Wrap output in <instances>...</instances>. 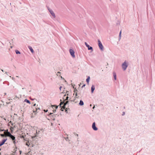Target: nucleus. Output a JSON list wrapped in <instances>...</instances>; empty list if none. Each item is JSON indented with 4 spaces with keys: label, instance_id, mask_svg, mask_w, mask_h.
<instances>
[{
    "label": "nucleus",
    "instance_id": "obj_44",
    "mask_svg": "<svg viewBox=\"0 0 155 155\" xmlns=\"http://www.w3.org/2000/svg\"><path fill=\"white\" fill-rule=\"evenodd\" d=\"M44 110L45 112H47L48 111V110Z\"/></svg>",
    "mask_w": 155,
    "mask_h": 155
},
{
    "label": "nucleus",
    "instance_id": "obj_3",
    "mask_svg": "<svg viewBox=\"0 0 155 155\" xmlns=\"http://www.w3.org/2000/svg\"><path fill=\"white\" fill-rule=\"evenodd\" d=\"M69 52L72 57L73 58H74L75 57L74 51L73 49H69Z\"/></svg>",
    "mask_w": 155,
    "mask_h": 155
},
{
    "label": "nucleus",
    "instance_id": "obj_25",
    "mask_svg": "<svg viewBox=\"0 0 155 155\" xmlns=\"http://www.w3.org/2000/svg\"><path fill=\"white\" fill-rule=\"evenodd\" d=\"M0 135L2 137H5V136L3 134H0Z\"/></svg>",
    "mask_w": 155,
    "mask_h": 155
},
{
    "label": "nucleus",
    "instance_id": "obj_8",
    "mask_svg": "<svg viewBox=\"0 0 155 155\" xmlns=\"http://www.w3.org/2000/svg\"><path fill=\"white\" fill-rule=\"evenodd\" d=\"M7 138L4 139L1 141L0 142V147L4 144L5 142L7 140Z\"/></svg>",
    "mask_w": 155,
    "mask_h": 155
},
{
    "label": "nucleus",
    "instance_id": "obj_4",
    "mask_svg": "<svg viewBox=\"0 0 155 155\" xmlns=\"http://www.w3.org/2000/svg\"><path fill=\"white\" fill-rule=\"evenodd\" d=\"M52 114H53V113H50L49 114V116H50L51 119L52 120H55V118L56 117V115H57V114L55 115L54 114L52 115Z\"/></svg>",
    "mask_w": 155,
    "mask_h": 155
},
{
    "label": "nucleus",
    "instance_id": "obj_28",
    "mask_svg": "<svg viewBox=\"0 0 155 155\" xmlns=\"http://www.w3.org/2000/svg\"><path fill=\"white\" fill-rule=\"evenodd\" d=\"M75 99H74V100H71V102H74L75 103H77V102L76 101H75Z\"/></svg>",
    "mask_w": 155,
    "mask_h": 155
},
{
    "label": "nucleus",
    "instance_id": "obj_21",
    "mask_svg": "<svg viewBox=\"0 0 155 155\" xmlns=\"http://www.w3.org/2000/svg\"><path fill=\"white\" fill-rule=\"evenodd\" d=\"M24 102H26V103H28L29 104H31L30 101L28 100L27 99H25L24 100Z\"/></svg>",
    "mask_w": 155,
    "mask_h": 155
},
{
    "label": "nucleus",
    "instance_id": "obj_36",
    "mask_svg": "<svg viewBox=\"0 0 155 155\" xmlns=\"http://www.w3.org/2000/svg\"><path fill=\"white\" fill-rule=\"evenodd\" d=\"M48 9L49 12V11H50V10H52L51 9H50L49 7H48Z\"/></svg>",
    "mask_w": 155,
    "mask_h": 155
},
{
    "label": "nucleus",
    "instance_id": "obj_15",
    "mask_svg": "<svg viewBox=\"0 0 155 155\" xmlns=\"http://www.w3.org/2000/svg\"><path fill=\"white\" fill-rule=\"evenodd\" d=\"M79 104L80 106H83L84 104L83 101L82 100H81L80 101Z\"/></svg>",
    "mask_w": 155,
    "mask_h": 155
},
{
    "label": "nucleus",
    "instance_id": "obj_12",
    "mask_svg": "<svg viewBox=\"0 0 155 155\" xmlns=\"http://www.w3.org/2000/svg\"><path fill=\"white\" fill-rule=\"evenodd\" d=\"M95 90V86L94 85H92L91 87V92L93 93Z\"/></svg>",
    "mask_w": 155,
    "mask_h": 155
},
{
    "label": "nucleus",
    "instance_id": "obj_16",
    "mask_svg": "<svg viewBox=\"0 0 155 155\" xmlns=\"http://www.w3.org/2000/svg\"><path fill=\"white\" fill-rule=\"evenodd\" d=\"M60 103L59 105V106H60V107H62L61 105L64 103V101H62L61 99L60 100Z\"/></svg>",
    "mask_w": 155,
    "mask_h": 155
},
{
    "label": "nucleus",
    "instance_id": "obj_40",
    "mask_svg": "<svg viewBox=\"0 0 155 155\" xmlns=\"http://www.w3.org/2000/svg\"><path fill=\"white\" fill-rule=\"evenodd\" d=\"M7 129L6 130H5V131H5V132H4V133H5V132H6V133H7Z\"/></svg>",
    "mask_w": 155,
    "mask_h": 155
},
{
    "label": "nucleus",
    "instance_id": "obj_37",
    "mask_svg": "<svg viewBox=\"0 0 155 155\" xmlns=\"http://www.w3.org/2000/svg\"><path fill=\"white\" fill-rule=\"evenodd\" d=\"M71 86L73 87H73H74V86H75V84H74V85H73L72 84H71Z\"/></svg>",
    "mask_w": 155,
    "mask_h": 155
},
{
    "label": "nucleus",
    "instance_id": "obj_13",
    "mask_svg": "<svg viewBox=\"0 0 155 155\" xmlns=\"http://www.w3.org/2000/svg\"><path fill=\"white\" fill-rule=\"evenodd\" d=\"M28 48L29 49V50H30V51H31V52L32 53H33L34 52V51L33 48H32L31 46H28Z\"/></svg>",
    "mask_w": 155,
    "mask_h": 155
},
{
    "label": "nucleus",
    "instance_id": "obj_10",
    "mask_svg": "<svg viewBox=\"0 0 155 155\" xmlns=\"http://www.w3.org/2000/svg\"><path fill=\"white\" fill-rule=\"evenodd\" d=\"M49 12L53 18H55V14L52 10H50V11H49Z\"/></svg>",
    "mask_w": 155,
    "mask_h": 155
},
{
    "label": "nucleus",
    "instance_id": "obj_22",
    "mask_svg": "<svg viewBox=\"0 0 155 155\" xmlns=\"http://www.w3.org/2000/svg\"><path fill=\"white\" fill-rule=\"evenodd\" d=\"M15 52L17 54H21L20 52L19 51H18L17 50H15Z\"/></svg>",
    "mask_w": 155,
    "mask_h": 155
},
{
    "label": "nucleus",
    "instance_id": "obj_7",
    "mask_svg": "<svg viewBox=\"0 0 155 155\" xmlns=\"http://www.w3.org/2000/svg\"><path fill=\"white\" fill-rule=\"evenodd\" d=\"M39 132H40V131L39 130H38V131L37 130H36V134H34V136H32L31 137L32 139H33L34 140H35V139H34V138L35 137H37V135L39 134Z\"/></svg>",
    "mask_w": 155,
    "mask_h": 155
},
{
    "label": "nucleus",
    "instance_id": "obj_19",
    "mask_svg": "<svg viewBox=\"0 0 155 155\" xmlns=\"http://www.w3.org/2000/svg\"><path fill=\"white\" fill-rule=\"evenodd\" d=\"M121 30L120 32L119 36V41L121 39Z\"/></svg>",
    "mask_w": 155,
    "mask_h": 155
},
{
    "label": "nucleus",
    "instance_id": "obj_49",
    "mask_svg": "<svg viewBox=\"0 0 155 155\" xmlns=\"http://www.w3.org/2000/svg\"><path fill=\"white\" fill-rule=\"evenodd\" d=\"M12 123V122L11 121H10L9 123H8V124H9V123H10V124H11Z\"/></svg>",
    "mask_w": 155,
    "mask_h": 155
},
{
    "label": "nucleus",
    "instance_id": "obj_41",
    "mask_svg": "<svg viewBox=\"0 0 155 155\" xmlns=\"http://www.w3.org/2000/svg\"><path fill=\"white\" fill-rule=\"evenodd\" d=\"M66 109L67 110H69V108H67Z\"/></svg>",
    "mask_w": 155,
    "mask_h": 155
},
{
    "label": "nucleus",
    "instance_id": "obj_9",
    "mask_svg": "<svg viewBox=\"0 0 155 155\" xmlns=\"http://www.w3.org/2000/svg\"><path fill=\"white\" fill-rule=\"evenodd\" d=\"M38 105H37V106L35 107V109L34 110L33 109V112L34 113L37 112L38 113V110H40V108L38 107Z\"/></svg>",
    "mask_w": 155,
    "mask_h": 155
},
{
    "label": "nucleus",
    "instance_id": "obj_51",
    "mask_svg": "<svg viewBox=\"0 0 155 155\" xmlns=\"http://www.w3.org/2000/svg\"><path fill=\"white\" fill-rule=\"evenodd\" d=\"M1 71H2L4 72V71H3V70H2V69H1Z\"/></svg>",
    "mask_w": 155,
    "mask_h": 155
},
{
    "label": "nucleus",
    "instance_id": "obj_57",
    "mask_svg": "<svg viewBox=\"0 0 155 155\" xmlns=\"http://www.w3.org/2000/svg\"><path fill=\"white\" fill-rule=\"evenodd\" d=\"M76 135L78 137V134H77Z\"/></svg>",
    "mask_w": 155,
    "mask_h": 155
},
{
    "label": "nucleus",
    "instance_id": "obj_26",
    "mask_svg": "<svg viewBox=\"0 0 155 155\" xmlns=\"http://www.w3.org/2000/svg\"><path fill=\"white\" fill-rule=\"evenodd\" d=\"M64 106H63V107H61V109H60V110L62 111H63L64 110V109H64Z\"/></svg>",
    "mask_w": 155,
    "mask_h": 155
},
{
    "label": "nucleus",
    "instance_id": "obj_33",
    "mask_svg": "<svg viewBox=\"0 0 155 155\" xmlns=\"http://www.w3.org/2000/svg\"><path fill=\"white\" fill-rule=\"evenodd\" d=\"M13 143L15 144L16 143V142L15 141V140H13Z\"/></svg>",
    "mask_w": 155,
    "mask_h": 155
},
{
    "label": "nucleus",
    "instance_id": "obj_38",
    "mask_svg": "<svg viewBox=\"0 0 155 155\" xmlns=\"http://www.w3.org/2000/svg\"><path fill=\"white\" fill-rule=\"evenodd\" d=\"M61 88H62V86H60V88H59V89H60V91L61 90Z\"/></svg>",
    "mask_w": 155,
    "mask_h": 155
},
{
    "label": "nucleus",
    "instance_id": "obj_58",
    "mask_svg": "<svg viewBox=\"0 0 155 155\" xmlns=\"http://www.w3.org/2000/svg\"><path fill=\"white\" fill-rule=\"evenodd\" d=\"M67 93L69 92V91H67Z\"/></svg>",
    "mask_w": 155,
    "mask_h": 155
},
{
    "label": "nucleus",
    "instance_id": "obj_46",
    "mask_svg": "<svg viewBox=\"0 0 155 155\" xmlns=\"http://www.w3.org/2000/svg\"><path fill=\"white\" fill-rule=\"evenodd\" d=\"M95 107V106L94 105V106L92 108L93 109H94Z\"/></svg>",
    "mask_w": 155,
    "mask_h": 155
},
{
    "label": "nucleus",
    "instance_id": "obj_23",
    "mask_svg": "<svg viewBox=\"0 0 155 155\" xmlns=\"http://www.w3.org/2000/svg\"><path fill=\"white\" fill-rule=\"evenodd\" d=\"M73 88L74 90V92L75 93L76 92H77L78 91L77 90V89L76 88H75L74 87H73Z\"/></svg>",
    "mask_w": 155,
    "mask_h": 155
},
{
    "label": "nucleus",
    "instance_id": "obj_30",
    "mask_svg": "<svg viewBox=\"0 0 155 155\" xmlns=\"http://www.w3.org/2000/svg\"><path fill=\"white\" fill-rule=\"evenodd\" d=\"M54 107H55V108L56 109H57L58 107V106L56 105H54Z\"/></svg>",
    "mask_w": 155,
    "mask_h": 155
},
{
    "label": "nucleus",
    "instance_id": "obj_2",
    "mask_svg": "<svg viewBox=\"0 0 155 155\" xmlns=\"http://www.w3.org/2000/svg\"><path fill=\"white\" fill-rule=\"evenodd\" d=\"M98 46L99 47L100 49V50L101 51H103L104 50V47H103L102 43H101V41L99 40L98 39Z\"/></svg>",
    "mask_w": 155,
    "mask_h": 155
},
{
    "label": "nucleus",
    "instance_id": "obj_47",
    "mask_svg": "<svg viewBox=\"0 0 155 155\" xmlns=\"http://www.w3.org/2000/svg\"><path fill=\"white\" fill-rule=\"evenodd\" d=\"M61 78L62 79H64L61 76Z\"/></svg>",
    "mask_w": 155,
    "mask_h": 155
},
{
    "label": "nucleus",
    "instance_id": "obj_48",
    "mask_svg": "<svg viewBox=\"0 0 155 155\" xmlns=\"http://www.w3.org/2000/svg\"><path fill=\"white\" fill-rule=\"evenodd\" d=\"M54 109V110H53V111L54 112H55L56 111V110H54V109Z\"/></svg>",
    "mask_w": 155,
    "mask_h": 155
},
{
    "label": "nucleus",
    "instance_id": "obj_20",
    "mask_svg": "<svg viewBox=\"0 0 155 155\" xmlns=\"http://www.w3.org/2000/svg\"><path fill=\"white\" fill-rule=\"evenodd\" d=\"M67 101L64 104V109H66V107H65V106L67 104H68V103H69V101Z\"/></svg>",
    "mask_w": 155,
    "mask_h": 155
},
{
    "label": "nucleus",
    "instance_id": "obj_55",
    "mask_svg": "<svg viewBox=\"0 0 155 155\" xmlns=\"http://www.w3.org/2000/svg\"><path fill=\"white\" fill-rule=\"evenodd\" d=\"M5 73L7 74V72H5Z\"/></svg>",
    "mask_w": 155,
    "mask_h": 155
},
{
    "label": "nucleus",
    "instance_id": "obj_34",
    "mask_svg": "<svg viewBox=\"0 0 155 155\" xmlns=\"http://www.w3.org/2000/svg\"><path fill=\"white\" fill-rule=\"evenodd\" d=\"M125 112H123V113H122V115L123 116H124V115H125Z\"/></svg>",
    "mask_w": 155,
    "mask_h": 155
},
{
    "label": "nucleus",
    "instance_id": "obj_42",
    "mask_svg": "<svg viewBox=\"0 0 155 155\" xmlns=\"http://www.w3.org/2000/svg\"><path fill=\"white\" fill-rule=\"evenodd\" d=\"M78 95L77 93L76 92V93L75 94V96H77Z\"/></svg>",
    "mask_w": 155,
    "mask_h": 155
},
{
    "label": "nucleus",
    "instance_id": "obj_27",
    "mask_svg": "<svg viewBox=\"0 0 155 155\" xmlns=\"http://www.w3.org/2000/svg\"><path fill=\"white\" fill-rule=\"evenodd\" d=\"M6 83H8V85L9 84V83L8 82H7V81H4L3 82V84H5Z\"/></svg>",
    "mask_w": 155,
    "mask_h": 155
},
{
    "label": "nucleus",
    "instance_id": "obj_59",
    "mask_svg": "<svg viewBox=\"0 0 155 155\" xmlns=\"http://www.w3.org/2000/svg\"><path fill=\"white\" fill-rule=\"evenodd\" d=\"M56 74L57 75V76H58V74Z\"/></svg>",
    "mask_w": 155,
    "mask_h": 155
},
{
    "label": "nucleus",
    "instance_id": "obj_18",
    "mask_svg": "<svg viewBox=\"0 0 155 155\" xmlns=\"http://www.w3.org/2000/svg\"><path fill=\"white\" fill-rule=\"evenodd\" d=\"M90 79V76H89L86 79V81L88 84H89Z\"/></svg>",
    "mask_w": 155,
    "mask_h": 155
},
{
    "label": "nucleus",
    "instance_id": "obj_60",
    "mask_svg": "<svg viewBox=\"0 0 155 155\" xmlns=\"http://www.w3.org/2000/svg\"><path fill=\"white\" fill-rule=\"evenodd\" d=\"M124 108H125V107H124Z\"/></svg>",
    "mask_w": 155,
    "mask_h": 155
},
{
    "label": "nucleus",
    "instance_id": "obj_35",
    "mask_svg": "<svg viewBox=\"0 0 155 155\" xmlns=\"http://www.w3.org/2000/svg\"><path fill=\"white\" fill-rule=\"evenodd\" d=\"M85 84H84L81 87L82 88H83L84 87H85Z\"/></svg>",
    "mask_w": 155,
    "mask_h": 155
},
{
    "label": "nucleus",
    "instance_id": "obj_52",
    "mask_svg": "<svg viewBox=\"0 0 155 155\" xmlns=\"http://www.w3.org/2000/svg\"><path fill=\"white\" fill-rule=\"evenodd\" d=\"M20 154H21V153L22 152L21 151H20Z\"/></svg>",
    "mask_w": 155,
    "mask_h": 155
},
{
    "label": "nucleus",
    "instance_id": "obj_39",
    "mask_svg": "<svg viewBox=\"0 0 155 155\" xmlns=\"http://www.w3.org/2000/svg\"><path fill=\"white\" fill-rule=\"evenodd\" d=\"M30 99H31V100L32 101H33L35 99H32V98H31Z\"/></svg>",
    "mask_w": 155,
    "mask_h": 155
},
{
    "label": "nucleus",
    "instance_id": "obj_45",
    "mask_svg": "<svg viewBox=\"0 0 155 155\" xmlns=\"http://www.w3.org/2000/svg\"><path fill=\"white\" fill-rule=\"evenodd\" d=\"M68 110L66 109L65 110V112L67 113H68Z\"/></svg>",
    "mask_w": 155,
    "mask_h": 155
},
{
    "label": "nucleus",
    "instance_id": "obj_56",
    "mask_svg": "<svg viewBox=\"0 0 155 155\" xmlns=\"http://www.w3.org/2000/svg\"><path fill=\"white\" fill-rule=\"evenodd\" d=\"M16 77H17V78H19V77L18 76H16Z\"/></svg>",
    "mask_w": 155,
    "mask_h": 155
},
{
    "label": "nucleus",
    "instance_id": "obj_53",
    "mask_svg": "<svg viewBox=\"0 0 155 155\" xmlns=\"http://www.w3.org/2000/svg\"><path fill=\"white\" fill-rule=\"evenodd\" d=\"M10 48H12V46H10Z\"/></svg>",
    "mask_w": 155,
    "mask_h": 155
},
{
    "label": "nucleus",
    "instance_id": "obj_17",
    "mask_svg": "<svg viewBox=\"0 0 155 155\" xmlns=\"http://www.w3.org/2000/svg\"><path fill=\"white\" fill-rule=\"evenodd\" d=\"M10 138L12 140H15V136L12 135L11 137H10Z\"/></svg>",
    "mask_w": 155,
    "mask_h": 155
},
{
    "label": "nucleus",
    "instance_id": "obj_6",
    "mask_svg": "<svg viewBox=\"0 0 155 155\" xmlns=\"http://www.w3.org/2000/svg\"><path fill=\"white\" fill-rule=\"evenodd\" d=\"M92 127L93 130L95 131H96L98 130V128L96 126V124L95 122L93 123Z\"/></svg>",
    "mask_w": 155,
    "mask_h": 155
},
{
    "label": "nucleus",
    "instance_id": "obj_11",
    "mask_svg": "<svg viewBox=\"0 0 155 155\" xmlns=\"http://www.w3.org/2000/svg\"><path fill=\"white\" fill-rule=\"evenodd\" d=\"M12 134L10 133V132L8 131V130H7V133H6V135H5V137H10L11 136Z\"/></svg>",
    "mask_w": 155,
    "mask_h": 155
},
{
    "label": "nucleus",
    "instance_id": "obj_50",
    "mask_svg": "<svg viewBox=\"0 0 155 155\" xmlns=\"http://www.w3.org/2000/svg\"><path fill=\"white\" fill-rule=\"evenodd\" d=\"M11 124H12V126H13V123H12Z\"/></svg>",
    "mask_w": 155,
    "mask_h": 155
},
{
    "label": "nucleus",
    "instance_id": "obj_24",
    "mask_svg": "<svg viewBox=\"0 0 155 155\" xmlns=\"http://www.w3.org/2000/svg\"><path fill=\"white\" fill-rule=\"evenodd\" d=\"M68 96H67L66 97V98L65 99H64V101H68Z\"/></svg>",
    "mask_w": 155,
    "mask_h": 155
},
{
    "label": "nucleus",
    "instance_id": "obj_1",
    "mask_svg": "<svg viewBox=\"0 0 155 155\" xmlns=\"http://www.w3.org/2000/svg\"><path fill=\"white\" fill-rule=\"evenodd\" d=\"M128 66V64H127L125 61L122 64V68L124 71L125 70Z\"/></svg>",
    "mask_w": 155,
    "mask_h": 155
},
{
    "label": "nucleus",
    "instance_id": "obj_43",
    "mask_svg": "<svg viewBox=\"0 0 155 155\" xmlns=\"http://www.w3.org/2000/svg\"><path fill=\"white\" fill-rule=\"evenodd\" d=\"M36 104H34V105H33V106L34 107H35V106H36Z\"/></svg>",
    "mask_w": 155,
    "mask_h": 155
},
{
    "label": "nucleus",
    "instance_id": "obj_14",
    "mask_svg": "<svg viewBox=\"0 0 155 155\" xmlns=\"http://www.w3.org/2000/svg\"><path fill=\"white\" fill-rule=\"evenodd\" d=\"M113 75L114 76V79L116 80L117 79V75H116V74L115 72H113Z\"/></svg>",
    "mask_w": 155,
    "mask_h": 155
},
{
    "label": "nucleus",
    "instance_id": "obj_32",
    "mask_svg": "<svg viewBox=\"0 0 155 155\" xmlns=\"http://www.w3.org/2000/svg\"><path fill=\"white\" fill-rule=\"evenodd\" d=\"M65 140H66V141H69V139H68V137H66V138H65Z\"/></svg>",
    "mask_w": 155,
    "mask_h": 155
},
{
    "label": "nucleus",
    "instance_id": "obj_29",
    "mask_svg": "<svg viewBox=\"0 0 155 155\" xmlns=\"http://www.w3.org/2000/svg\"><path fill=\"white\" fill-rule=\"evenodd\" d=\"M5 130H5L4 129H0V131H5Z\"/></svg>",
    "mask_w": 155,
    "mask_h": 155
},
{
    "label": "nucleus",
    "instance_id": "obj_5",
    "mask_svg": "<svg viewBox=\"0 0 155 155\" xmlns=\"http://www.w3.org/2000/svg\"><path fill=\"white\" fill-rule=\"evenodd\" d=\"M85 44L86 47L88 48V50H91V52L93 51V48L92 47L89 45L86 42H85Z\"/></svg>",
    "mask_w": 155,
    "mask_h": 155
},
{
    "label": "nucleus",
    "instance_id": "obj_54",
    "mask_svg": "<svg viewBox=\"0 0 155 155\" xmlns=\"http://www.w3.org/2000/svg\"><path fill=\"white\" fill-rule=\"evenodd\" d=\"M58 73H60V72L59 71L58 72Z\"/></svg>",
    "mask_w": 155,
    "mask_h": 155
},
{
    "label": "nucleus",
    "instance_id": "obj_31",
    "mask_svg": "<svg viewBox=\"0 0 155 155\" xmlns=\"http://www.w3.org/2000/svg\"><path fill=\"white\" fill-rule=\"evenodd\" d=\"M67 96H68V94H67ZM66 94H64V96H63V99H64V97L65 96H66Z\"/></svg>",
    "mask_w": 155,
    "mask_h": 155
}]
</instances>
